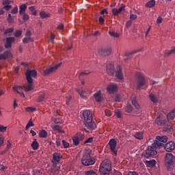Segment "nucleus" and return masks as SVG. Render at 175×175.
<instances>
[{
  "mask_svg": "<svg viewBox=\"0 0 175 175\" xmlns=\"http://www.w3.org/2000/svg\"><path fill=\"white\" fill-rule=\"evenodd\" d=\"M82 163L84 166H90L95 163V159L91 157V155H90L89 153H86L83 156Z\"/></svg>",
  "mask_w": 175,
  "mask_h": 175,
  "instance_id": "6",
  "label": "nucleus"
},
{
  "mask_svg": "<svg viewBox=\"0 0 175 175\" xmlns=\"http://www.w3.org/2000/svg\"><path fill=\"white\" fill-rule=\"evenodd\" d=\"M62 143L64 148H68V147H69V143L66 142V141L63 140Z\"/></svg>",
  "mask_w": 175,
  "mask_h": 175,
  "instance_id": "59",
  "label": "nucleus"
},
{
  "mask_svg": "<svg viewBox=\"0 0 175 175\" xmlns=\"http://www.w3.org/2000/svg\"><path fill=\"white\" fill-rule=\"evenodd\" d=\"M22 33H23V31L16 30L14 33V36H16V38H18V36H21Z\"/></svg>",
  "mask_w": 175,
  "mask_h": 175,
  "instance_id": "47",
  "label": "nucleus"
},
{
  "mask_svg": "<svg viewBox=\"0 0 175 175\" xmlns=\"http://www.w3.org/2000/svg\"><path fill=\"white\" fill-rule=\"evenodd\" d=\"M122 10H125V7L122 6V7L119 8L118 9L113 8L112 10V14H113V16H118V14H120V13H121V12H122Z\"/></svg>",
  "mask_w": 175,
  "mask_h": 175,
  "instance_id": "19",
  "label": "nucleus"
},
{
  "mask_svg": "<svg viewBox=\"0 0 175 175\" xmlns=\"http://www.w3.org/2000/svg\"><path fill=\"white\" fill-rule=\"evenodd\" d=\"M116 70V77L119 80H124V74L122 73V68H121V66H118Z\"/></svg>",
  "mask_w": 175,
  "mask_h": 175,
  "instance_id": "14",
  "label": "nucleus"
},
{
  "mask_svg": "<svg viewBox=\"0 0 175 175\" xmlns=\"http://www.w3.org/2000/svg\"><path fill=\"white\" fill-rule=\"evenodd\" d=\"M25 87H27V88H28V84L23 85V86L14 85L13 87V90H14V91H16V92H17L18 94H20L21 92V91H23V90H24V91H25Z\"/></svg>",
  "mask_w": 175,
  "mask_h": 175,
  "instance_id": "18",
  "label": "nucleus"
},
{
  "mask_svg": "<svg viewBox=\"0 0 175 175\" xmlns=\"http://www.w3.org/2000/svg\"><path fill=\"white\" fill-rule=\"evenodd\" d=\"M62 65V63H57L56 64H54L51 67L46 68L45 70H44V76H49V75H50L51 73H54V72H57V70L59 68H61Z\"/></svg>",
  "mask_w": 175,
  "mask_h": 175,
  "instance_id": "7",
  "label": "nucleus"
},
{
  "mask_svg": "<svg viewBox=\"0 0 175 175\" xmlns=\"http://www.w3.org/2000/svg\"><path fill=\"white\" fill-rule=\"evenodd\" d=\"M31 35H32L31 31L27 30L25 34V38H24L23 40V42L29 43V42H33V38L31 37Z\"/></svg>",
  "mask_w": 175,
  "mask_h": 175,
  "instance_id": "13",
  "label": "nucleus"
},
{
  "mask_svg": "<svg viewBox=\"0 0 175 175\" xmlns=\"http://www.w3.org/2000/svg\"><path fill=\"white\" fill-rule=\"evenodd\" d=\"M125 110L127 113H131L132 112V111L133 110V107H132V105H128L126 107H125Z\"/></svg>",
  "mask_w": 175,
  "mask_h": 175,
  "instance_id": "42",
  "label": "nucleus"
},
{
  "mask_svg": "<svg viewBox=\"0 0 175 175\" xmlns=\"http://www.w3.org/2000/svg\"><path fill=\"white\" fill-rule=\"evenodd\" d=\"M175 149V143L174 142H169L167 144H165V146H164V150L167 152H172V151H173Z\"/></svg>",
  "mask_w": 175,
  "mask_h": 175,
  "instance_id": "11",
  "label": "nucleus"
},
{
  "mask_svg": "<svg viewBox=\"0 0 175 175\" xmlns=\"http://www.w3.org/2000/svg\"><path fill=\"white\" fill-rule=\"evenodd\" d=\"M7 129H8V126H5L3 125H0V132L3 133L6 132Z\"/></svg>",
  "mask_w": 175,
  "mask_h": 175,
  "instance_id": "49",
  "label": "nucleus"
},
{
  "mask_svg": "<svg viewBox=\"0 0 175 175\" xmlns=\"http://www.w3.org/2000/svg\"><path fill=\"white\" fill-rule=\"evenodd\" d=\"M152 146L154 147L157 150V148H161V147H163V143L156 139L154 142L152 144Z\"/></svg>",
  "mask_w": 175,
  "mask_h": 175,
  "instance_id": "20",
  "label": "nucleus"
},
{
  "mask_svg": "<svg viewBox=\"0 0 175 175\" xmlns=\"http://www.w3.org/2000/svg\"><path fill=\"white\" fill-rule=\"evenodd\" d=\"M118 90V87L115 83H111L107 85V91L109 94H116Z\"/></svg>",
  "mask_w": 175,
  "mask_h": 175,
  "instance_id": "12",
  "label": "nucleus"
},
{
  "mask_svg": "<svg viewBox=\"0 0 175 175\" xmlns=\"http://www.w3.org/2000/svg\"><path fill=\"white\" fill-rule=\"evenodd\" d=\"M149 99L152 102V103H158V98H157V96L152 93L149 94Z\"/></svg>",
  "mask_w": 175,
  "mask_h": 175,
  "instance_id": "24",
  "label": "nucleus"
},
{
  "mask_svg": "<svg viewBox=\"0 0 175 175\" xmlns=\"http://www.w3.org/2000/svg\"><path fill=\"white\" fill-rule=\"evenodd\" d=\"M93 96L96 102H102L103 100V96H102V91L98 90L93 94Z\"/></svg>",
  "mask_w": 175,
  "mask_h": 175,
  "instance_id": "15",
  "label": "nucleus"
},
{
  "mask_svg": "<svg viewBox=\"0 0 175 175\" xmlns=\"http://www.w3.org/2000/svg\"><path fill=\"white\" fill-rule=\"evenodd\" d=\"M52 129H53L56 132H58L59 133H64V130H62V128L59 125L52 126Z\"/></svg>",
  "mask_w": 175,
  "mask_h": 175,
  "instance_id": "26",
  "label": "nucleus"
},
{
  "mask_svg": "<svg viewBox=\"0 0 175 175\" xmlns=\"http://www.w3.org/2000/svg\"><path fill=\"white\" fill-rule=\"evenodd\" d=\"M45 96L46 94H44V92H40L38 98L37 99V102H43V100H44Z\"/></svg>",
  "mask_w": 175,
  "mask_h": 175,
  "instance_id": "30",
  "label": "nucleus"
},
{
  "mask_svg": "<svg viewBox=\"0 0 175 175\" xmlns=\"http://www.w3.org/2000/svg\"><path fill=\"white\" fill-rule=\"evenodd\" d=\"M107 72L109 75H114L116 72V68H114V64H109L107 65Z\"/></svg>",
  "mask_w": 175,
  "mask_h": 175,
  "instance_id": "16",
  "label": "nucleus"
},
{
  "mask_svg": "<svg viewBox=\"0 0 175 175\" xmlns=\"http://www.w3.org/2000/svg\"><path fill=\"white\" fill-rule=\"evenodd\" d=\"M33 122H32V118H31L29 121V122L27 123V124L26 125L25 129L26 131H27V129H29V128H31V126H33Z\"/></svg>",
  "mask_w": 175,
  "mask_h": 175,
  "instance_id": "37",
  "label": "nucleus"
},
{
  "mask_svg": "<svg viewBox=\"0 0 175 175\" xmlns=\"http://www.w3.org/2000/svg\"><path fill=\"white\" fill-rule=\"evenodd\" d=\"M72 140H73V143L75 146H77L79 145V143H80V141L79 139V137H77V135H76L75 137H74L72 138Z\"/></svg>",
  "mask_w": 175,
  "mask_h": 175,
  "instance_id": "40",
  "label": "nucleus"
},
{
  "mask_svg": "<svg viewBox=\"0 0 175 175\" xmlns=\"http://www.w3.org/2000/svg\"><path fill=\"white\" fill-rule=\"evenodd\" d=\"M3 140H5V138H3V135L0 134V147L3 144Z\"/></svg>",
  "mask_w": 175,
  "mask_h": 175,
  "instance_id": "61",
  "label": "nucleus"
},
{
  "mask_svg": "<svg viewBox=\"0 0 175 175\" xmlns=\"http://www.w3.org/2000/svg\"><path fill=\"white\" fill-rule=\"evenodd\" d=\"M167 55H172V54H175V46H173L171 50L166 53Z\"/></svg>",
  "mask_w": 175,
  "mask_h": 175,
  "instance_id": "43",
  "label": "nucleus"
},
{
  "mask_svg": "<svg viewBox=\"0 0 175 175\" xmlns=\"http://www.w3.org/2000/svg\"><path fill=\"white\" fill-rule=\"evenodd\" d=\"M13 42H14V37L7 38L5 44V49H9L10 47H12V43H13Z\"/></svg>",
  "mask_w": 175,
  "mask_h": 175,
  "instance_id": "17",
  "label": "nucleus"
},
{
  "mask_svg": "<svg viewBox=\"0 0 175 175\" xmlns=\"http://www.w3.org/2000/svg\"><path fill=\"white\" fill-rule=\"evenodd\" d=\"M157 140H159L161 143H166L167 142V137L164 136H157L156 137Z\"/></svg>",
  "mask_w": 175,
  "mask_h": 175,
  "instance_id": "28",
  "label": "nucleus"
},
{
  "mask_svg": "<svg viewBox=\"0 0 175 175\" xmlns=\"http://www.w3.org/2000/svg\"><path fill=\"white\" fill-rule=\"evenodd\" d=\"M79 95H80L81 98H82V99H87V96H85V95H84V94H85V90H80L79 89L77 90Z\"/></svg>",
  "mask_w": 175,
  "mask_h": 175,
  "instance_id": "33",
  "label": "nucleus"
},
{
  "mask_svg": "<svg viewBox=\"0 0 175 175\" xmlns=\"http://www.w3.org/2000/svg\"><path fill=\"white\" fill-rule=\"evenodd\" d=\"M105 116H107V117L111 116V111H110L109 109H105Z\"/></svg>",
  "mask_w": 175,
  "mask_h": 175,
  "instance_id": "58",
  "label": "nucleus"
},
{
  "mask_svg": "<svg viewBox=\"0 0 175 175\" xmlns=\"http://www.w3.org/2000/svg\"><path fill=\"white\" fill-rule=\"evenodd\" d=\"M53 122L55 124H62V120H61L59 118H56L53 119Z\"/></svg>",
  "mask_w": 175,
  "mask_h": 175,
  "instance_id": "50",
  "label": "nucleus"
},
{
  "mask_svg": "<svg viewBox=\"0 0 175 175\" xmlns=\"http://www.w3.org/2000/svg\"><path fill=\"white\" fill-rule=\"evenodd\" d=\"M109 33L111 36H113V38H120V34L114 31H110Z\"/></svg>",
  "mask_w": 175,
  "mask_h": 175,
  "instance_id": "36",
  "label": "nucleus"
},
{
  "mask_svg": "<svg viewBox=\"0 0 175 175\" xmlns=\"http://www.w3.org/2000/svg\"><path fill=\"white\" fill-rule=\"evenodd\" d=\"M40 16L41 18H47V17H50V15L49 14H46V12L43 11L40 13Z\"/></svg>",
  "mask_w": 175,
  "mask_h": 175,
  "instance_id": "39",
  "label": "nucleus"
},
{
  "mask_svg": "<svg viewBox=\"0 0 175 175\" xmlns=\"http://www.w3.org/2000/svg\"><path fill=\"white\" fill-rule=\"evenodd\" d=\"M85 175H98L94 170H88L85 172Z\"/></svg>",
  "mask_w": 175,
  "mask_h": 175,
  "instance_id": "41",
  "label": "nucleus"
},
{
  "mask_svg": "<svg viewBox=\"0 0 175 175\" xmlns=\"http://www.w3.org/2000/svg\"><path fill=\"white\" fill-rule=\"evenodd\" d=\"M61 159H62V154H61V153H58V152H55L53 154V166L51 168V172L52 173H55V172H58V170H59V166L57 165V164H55V162H59V161H61Z\"/></svg>",
  "mask_w": 175,
  "mask_h": 175,
  "instance_id": "5",
  "label": "nucleus"
},
{
  "mask_svg": "<svg viewBox=\"0 0 175 175\" xmlns=\"http://www.w3.org/2000/svg\"><path fill=\"white\" fill-rule=\"evenodd\" d=\"M12 55L10 52H5L4 54L0 55V59H6V58H12Z\"/></svg>",
  "mask_w": 175,
  "mask_h": 175,
  "instance_id": "21",
  "label": "nucleus"
},
{
  "mask_svg": "<svg viewBox=\"0 0 175 175\" xmlns=\"http://www.w3.org/2000/svg\"><path fill=\"white\" fill-rule=\"evenodd\" d=\"M11 13L12 14H17V13H18V7H14L12 10V11H11Z\"/></svg>",
  "mask_w": 175,
  "mask_h": 175,
  "instance_id": "51",
  "label": "nucleus"
},
{
  "mask_svg": "<svg viewBox=\"0 0 175 175\" xmlns=\"http://www.w3.org/2000/svg\"><path fill=\"white\" fill-rule=\"evenodd\" d=\"M109 148L111 151V152H113V154H115V155H117V148L116 147H117V140H116V139H111L109 142Z\"/></svg>",
  "mask_w": 175,
  "mask_h": 175,
  "instance_id": "10",
  "label": "nucleus"
},
{
  "mask_svg": "<svg viewBox=\"0 0 175 175\" xmlns=\"http://www.w3.org/2000/svg\"><path fill=\"white\" fill-rule=\"evenodd\" d=\"M26 111L28 113H33V111H36V108L32 107H28L25 108Z\"/></svg>",
  "mask_w": 175,
  "mask_h": 175,
  "instance_id": "38",
  "label": "nucleus"
},
{
  "mask_svg": "<svg viewBox=\"0 0 175 175\" xmlns=\"http://www.w3.org/2000/svg\"><path fill=\"white\" fill-rule=\"evenodd\" d=\"M27 10V4H22L19 7V14L21 16H23L25 13V11Z\"/></svg>",
  "mask_w": 175,
  "mask_h": 175,
  "instance_id": "22",
  "label": "nucleus"
},
{
  "mask_svg": "<svg viewBox=\"0 0 175 175\" xmlns=\"http://www.w3.org/2000/svg\"><path fill=\"white\" fill-rule=\"evenodd\" d=\"M136 18H137V15L136 14H131L130 16V20H131L132 21H133V20H136Z\"/></svg>",
  "mask_w": 175,
  "mask_h": 175,
  "instance_id": "62",
  "label": "nucleus"
},
{
  "mask_svg": "<svg viewBox=\"0 0 175 175\" xmlns=\"http://www.w3.org/2000/svg\"><path fill=\"white\" fill-rule=\"evenodd\" d=\"M47 131L46 130H41L39 133L40 137L46 138L47 137Z\"/></svg>",
  "mask_w": 175,
  "mask_h": 175,
  "instance_id": "35",
  "label": "nucleus"
},
{
  "mask_svg": "<svg viewBox=\"0 0 175 175\" xmlns=\"http://www.w3.org/2000/svg\"><path fill=\"white\" fill-rule=\"evenodd\" d=\"M77 137H78V139H79L80 142H81L82 140H84V138L85 137L84 136V135L81 134V133H78L77 135Z\"/></svg>",
  "mask_w": 175,
  "mask_h": 175,
  "instance_id": "48",
  "label": "nucleus"
},
{
  "mask_svg": "<svg viewBox=\"0 0 175 175\" xmlns=\"http://www.w3.org/2000/svg\"><path fill=\"white\" fill-rule=\"evenodd\" d=\"M163 21V18L161 16H159L157 20V24H161Z\"/></svg>",
  "mask_w": 175,
  "mask_h": 175,
  "instance_id": "54",
  "label": "nucleus"
},
{
  "mask_svg": "<svg viewBox=\"0 0 175 175\" xmlns=\"http://www.w3.org/2000/svg\"><path fill=\"white\" fill-rule=\"evenodd\" d=\"M8 23H14V18H13V16H12V14H8V17L7 18Z\"/></svg>",
  "mask_w": 175,
  "mask_h": 175,
  "instance_id": "46",
  "label": "nucleus"
},
{
  "mask_svg": "<svg viewBox=\"0 0 175 175\" xmlns=\"http://www.w3.org/2000/svg\"><path fill=\"white\" fill-rule=\"evenodd\" d=\"M165 159L166 165H168L170 166H173V165H174L175 157H174V155H173V154L167 153L165 157Z\"/></svg>",
  "mask_w": 175,
  "mask_h": 175,
  "instance_id": "8",
  "label": "nucleus"
},
{
  "mask_svg": "<svg viewBox=\"0 0 175 175\" xmlns=\"http://www.w3.org/2000/svg\"><path fill=\"white\" fill-rule=\"evenodd\" d=\"M38 76V72L35 70H27L26 72V79L27 81V87L25 86V92L32 91L33 90V79L32 77H36Z\"/></svg>",
  "mask_w": 175,
  "mask_h": 175,
  "instance_id": "1",
  "label": "nucleus"
},
{
  "mask_svg": "<svg viewBox=\"0 0 175 175\" xmlns=\"http://www.w3.org/2000/svg\"><path fill=\"white\" fill-rule=\"evenodd\" d=\"M158 154L157 149L155 147H153L152 145L151 146H148L146 151V155L147 158H150V157H154Z\"/></svg>",
  "mask_w": 175,
  "mask_h": 175,
  "instance_id": "9",
  "label": "nucleus"
},
{
  "mask_svg": "<svg viewBox=\"0 0 175 175\" xmlns=\"http://www.w3.org/2000/svg\"><path fill=\"white\" fill-rule=\"evenodd\" d=\"M115 116L117 117V118H121V111H120L119 109H116Z\"/></svg>",
  "mask_w": 175,
  "mask_h": 175,
  "instance_id": "44",
  "label": "nucleus"
},
{
  "mask_svg": "<svg viewBox=\"0 0 175 175\" xmlns=\"http://www.w3.org/2000/svg\"><path fill=\"white\" fill-rule=\"evenodd\" d=\"M143 135L144 133L142 131L136 132L133 134V137H135L138 140H143Z\"/></svg>",
  "mask_w": 175,
  "mask_h": 175,
  "instance_id": "23",
  "label": "nucleus"
},
{
  "mask_svg": "<svg viewBox=\"0 0 175 175\" xmlns=\"http://www.w3.org/2000/svg\"><path fill=\"white\" fill-rule=\"evenodd\" d=\"M156 1L155 0H150L146 3V8H154L155 6Z\"/></svg>",
  "mask_w": 175,
  "mask_h": 175,
  "instance_id": "32",
  "label": "nucleus"
},
{
  "mask_svg": "<svg viewBox=\"0 0 175 175\" xmlns=\"http://www.w3.org/2000/svg\"><path fill=\"white\" fill-rule=\"evenodd\" d=\"M31 148L33 150H36L39 148V143L36 140V139H34L33 142L31 143Z\"/></svg>",
  "mask_w": 175,
  "mask_h": 175,
  "instance_id": "25",
  "label": "nucleus"
},
{
  "mask_svg": "<svg viewBox=\"0 0 175 175\" xmlns=\"http://www.w3.org/2000/svg\"><path fill=\"white\" fill-rule=\"evenodd\" d=\"M135 83L137 85V90H140L141 87H143L147 84V81L144 77L143 72H137L135 74Z\"/></svg>",
  "mask_w": 175,
  "mask_h": 175,
  "instance_id": "4",
  "label": "nucleus"
},
{
  "mask_svg": "<svg viewBox=\"0 0 175 175\" xmlns=\"http://www.w3.org/2000/svg\"><path fill=\"white\" fill-rule=\"evenodd\" d=\"M23 21H28L29 20V15L27 14H23Z\"/></svg>",
  "mask_w": 175,
  "mask_h": 175,
  "instance_id": "52",
  "label": "nucleus"
},
{
  "mask_svg": "<svg viewBox=\"0 0 175 175\" xmlns=\"http://www.w3.org/2000/svg\"><path fill=\"white\" fill-rule=\"evenodd\" d=\"M155 122L157 125H164L165 120L162 119L161 116H159L156 118Z\"/></svg>",
  "mask_w": 175,
  "mask_h": 175,
  "instance_id": "29",
  "label": "nucleus"
},
{
  "mask_svg": "<svg viewBox=\"0 0 175 175\" xmlns=\"http://www.w3.org/2000/svg\"><path fill=\"white\" fill-rule=\"evenodd\" d=\"M55 39V35L54 33H51L50 36V41L52 43H54V40Z\"/></svg>",
  "mask_w": 175,
  "mask_h": 175,
  "instance_id": "56",
  "label": "nucleus"
},
{
  "mask_svg": "<svg viewBox=\"0 0 175 175\" xmlns=\"http://www.w3.org/2000/svg\"><path fill=\"white\" fill-rule=\"evenodd\" d=\"M56 146H57V147H59V146H61V138L57 137V138L56 139Z\"/></svg>",
  "mask_w": 175,
  "mask_h": 175,
  "instance_id": "57",
  "label": "nucleus"
},
{
  "mask_svg": "<svg viewBox=\"0 0 175 175\" xmlns=\"http://www.w3.org/2000/svg\"><path fill=\"white\" fill-rule=\"evenodd\" d=\"M157 163V161L155 160H150L146 161V166H148L149 167H154Z\"/></svg>",
  "mask_w": 175,
  "mask_h": 175,
  "instance_id": "31",
  "label": "nucleus"
},
{
  "mask_svg": "<svg viewBox=\"0 0 175 175\" xmlns=\"http://www.w3.org/2000/svg\"><path fill=\"white\" fill-rule=\"evenodd\" d=\"M128 175H139L136 172H130Z\"/></svg>",
  "mask_w": 175,
  "mask_h": 175,
  "instance_id": "64",
  "label": "nucleus"
},
{
  "mask_svg": "<svg viewBox=\"0 0 175 175\" xmlns=\"http://www.w3.org/2000/svg\"><path fill=\"white\" fill-rule=\"evenodd\" d=\"M174 117H175V109H174L172 112L169 113L167 115V118H168L169 120H174Z\"/></svg>",
  "mask_w": 175,
  "mask_h": 175,
  "instance_id": "34",
  "label": "nucleus"
},
{
  "mask_svg": "<svg viewBox=\"0 0 175 175\" xmlns=\"http://www.w3.org/2000/svg\"><path fill=\"white\" fill-rule=\"evenodd\" d=\"M132 103L133 105V106H135V107L136 109H137V110H139V109H140V105H139V104H137V102H136V100H132Z\"/></svg>",
  "mask_w": 175,
  "mask_h": 175,
  "instance_id": "45",
  "label": "nucleus"
},
{
  "mask_svg": "<svg viewBox=\"0 0 175 175\" xmlns=\"http://www.w3.org/2000/svg\"><path fill=\"white\" fill-rule=\"evenodd\" d=\"M100 54L101 55H110L111 54V49H101Z\"/></svg>",
  "mask_w": 175,
  "mask_h": 175,
  "instance_id": "27",
  "label": "nucleus"
},
{
  "mask_svg": "<svg viewBox=\"0 0 175 175\" xmlns=\"http://www.w3.org/2000/svg\"><path fill=\"white\" fill-rule=\"evenodd\" d=\"M3 9H4L5 10H10V9H12V5H4V6L3 7Z\"/></svg>",
  "mask_w": 175,
  "mask_h": 175,
  "instance_id": "55",
  "label": "nucleus"
},
{
  "mask_svg": "<svg viewBox=\"0 0 175 175\" xmlns=\"http://www.w3.org/2000/svg\"><path fill=\"white\" fill-rule=\"evenodd\" d=\"M83 117L86 126H88L90 129H95L96 128V124H95L94 122H92V113L90 111H83Z\"/></svg>",
  "mask_w": 175,
  "mask_h": 175,
  "instance_id": "2",
  "label": "nucleus"
},
{
  "mask_svg": "<svg viewBox=\"0 0 175 175\" xmlns=\"http://www.w3.org/2000/svg\"><path fill=\"white\" fill-rule=\"evenodd\" d=\"M70 99H72V96H68L66 97V103L68 105V103H69V102H70Z\"/></svg>",
  "mask_w": 175,
  "mask_h": 175,
  "instance_id": "63",
  "label": "nucleus"
},
{
  "mask_svg": "<svg viewBox=\"0 0 175 175\" xmlns=\"http://www.w3.org/2000/svg\"><path fill=\"white\" fill-rule=\"evenodd\" d=\"M12 1L10 0H3V5H10Z\"/></svg>",
  "mask_w": 175,
  "mask_h": 175,
  "instance_id": "60",
  "label": "nucleus"
},
{
  "mask_svg": "<svg viewBox=\"0 0 175 175\" xmlns=\"http://www.w3.org/2000/svg\"><path fill=\"white\" fill-rule=\"evenodd\" d=\"M14 29L13 28H10V29H6L5 31H4V33L5 35H8V33H10L12 32H13Z\"/></svg>",
  "mask_w": 175,
  "mask_h": 175,
  "instance_id": "53",
  "label": "nucleus"
},
{
  "mask_svg": "<svg viewBox=\"0 0 175 175\" xmlns=\"http://www.w3.org/2000/svg\"><path fill=\"white\" fill-rule=\"evenodd\" d=\"M99 170L100 174L110 175V172H111V162L109 160H104L100 165Z\"/></svg>",
  "mask_w": 175,
  "mask_h": 175,
  "instance_id": "3",
  "label": "nucleus"
}]
</instances>
